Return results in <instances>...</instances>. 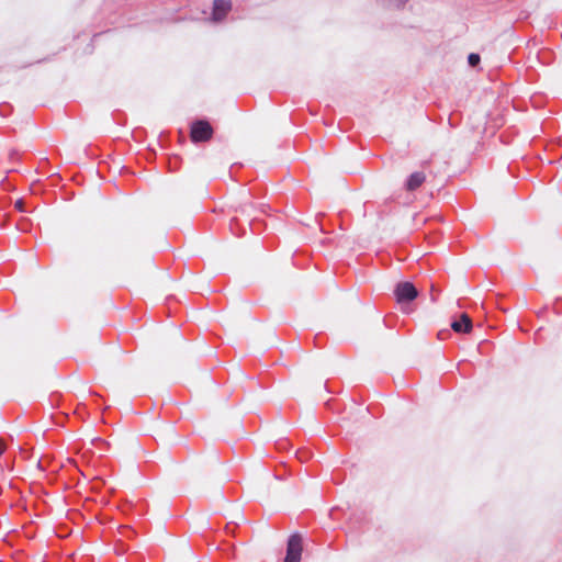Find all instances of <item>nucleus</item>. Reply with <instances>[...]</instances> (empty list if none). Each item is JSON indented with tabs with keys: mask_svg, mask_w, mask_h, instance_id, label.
<instances>
[{
	"mask_svg": "<svg viewBox=\"0 0 562 562\" xmlns=\"http://www.w3.org/2000/svg\"><path fill=\"white\" fill-rule=\"evenodd\" d=\"M212 135L213 128L206 121H196L191 126V139L194 143L206 142Z\"/></svg>",
	"mask_w": 562,
	"mask_h": 562,
	"instance_id": "obj_1",
	"label": "nucleus"
},
{
	"mask_svg": "<svg viewBox=\"0 0 562 562\" xmlns=\"http://www.w3.org/2000/svg\"><path fill=\"white\" fill-rule=\"evenodd\" d=\"M302 554V538L292 535L288 540L286 555L284 562H300Z\"/></svg>",
	"mask_w": 562,
	"mask_h": 562,
	"instance_id": "obj_2",
	"label": "nucleus"
},
{
	"mask_svg": "<svg viewBox=\"0 0 562 562\" xmlns=\"http://www.w3.org/2000/svg\"><path fill=\"white\" fill-rule=\"evenodd\" d=\"M398 303L411 302L417 297V290L411 282H401L394 290Z\"/></svg>",
	"mask_w": 562,
	"mask_h": 562,
	"instance_id": "obj_3",
	"label": "nucleus"
},
{
	"mask_svg": "<svg viewBox=\"0 0 562 562\" xmlns=\"http://www.w3.org/2000/svg\"><path fill=\"white\" fill-rule=\"evenodd\" d=\"M232 8L231 0H214L213 20L222 21Z\"/></svg>",
	"mask_w": 562,
	"mask_h": 562,
	"instance_id": "obj_4",
	"label": "nucleus"
},
{
	"mask_svg": "<svg viewBox=\"0 0 562 562\" xmlns=\"http://www.w3.org/2000/svg\"><path fill=\"white\" fill-rule=\"evenodd\" d=\"M451 327L457 333H469L472 328V322L467 314H462L460 321H454Z\"/></svg>",
	"mask_w": 562,
	"mask_h": 562,
	"instance_id": "obj_5",
	"label": "nucleus"
},
{
	"mask_svg": "<svg viewBox=\"0 0 562 562\" xmlns=\"http://www.w3.org/2000/svg\"><path fill=\"white\" fill-rule=\"evenodd\" d=\"M425 179H426V177H425L424 172H422V171H416V172L412 173L406 182L407 190L413 191V190L417 189L418 187H420L423 184Z\"/></svg>",
	"mask_w": 562,
	"mask_h": 562,
	"instance_id": "obj_6",
	"label": "nucleus"
},
{
	"mask_svg": "<svg viewBox=\"0 0 562 562\" xmlns=\"http://www.w3.org/2000/svg\"><path fill=\"white\" fill-rule=\"evenodd\" d=\"M481 58L479 54L471 53L468 57V63L471 67H475L479 65Z\"/></svg>",
	"mask_w": 562,
	"mask_h": 562,
	"instance_id": "obj_7",
	"label": "nucleus"
},
{
	"mask_svg": "<svg viewBox=\"0 0 562 562\" xmlns=\"http://www.w3.org/2000/svg\"><path fill=\"white\" fill-rule=\"evenodd\" d=\"M26 205V202L24 199L22 198H19L14 201V206L18 209V210H22L24 206Z\"/></svg>",
	"mask_w": 562,
	"mask_h": 562,
	"instance_id": "obj_8",
	"label": "nucleus"
},
{
	"mask_svg": "<svg viewBox=\"0 0 562 562\" xmlns=\"http://www.w3.org/2000/svg\"><path fill=\"white\" fill-rule=\"evenodd\" d=\"M392 5L397 8L404 5L408 0H389Z\"/></svg>",
	"mask_w": 562,
	"mask_h": 562,
	"instance_id": "obj_9",
	"label": "nucleus"
},
{
	"mask_svg": "<svg viewBox=\"0 0 562 562\" xmlns=\"http://www.w3.org/2000/svg\"><path fill=\"white\" fill-rule=\"evenodd\" d=\"M249 207H252V209H260L261 211H263L265 207H270L269 205H266L263 203H260V204H256V205H248Z\"/></svg>",
	"mask_w": 562,
	"mask_h": 562,
	"instance_id": "obj_10",
	"label": "nucleus"
},
{
	"mask_svg": "<svg viewBox=\"0 0 562 562\" xmlns=\"http://www.w3.org/2000/svg\"><path fill=\"white\" fill-rule=\"evenodd\" d=\"M4 450H5V447L2 443V441L0 440V456L4 452Z\"/></svg>",
	"mask_w": 562,
	"mask_h": 562,
	"instance_id": "obj_11",
	"label": "nucleus"
},
{
	"mask_svg": "<svg viewBox=\"0 0 562 562\" xmlns=\"http://www.w3.org/2000/svg\"><path fill=\"white\" fill-rule=\"evenodd\" d=\"M234 223H235V218H233V220L231 221V223H229V226H231V228H232V229H233V225H234Z\"/></svg>",
	"mask_w": 562,
	"mask_h": 562,
	"instance_id": "obj_12",
	"label": "nucleus"
},
{
	"mask_svg": "<svg viewBox=\"0 0 562 562\" xmlns=\"http://www.w3.org/2000/svg\"><path fill=\"white\" fill-rule=\"evenodd\" d=\"M5 205L2 203V201H0V209H4Z\"/></svg>",
	"mask_w": 562,
	"mask_h": 562,
	"instance_id": "obj_13",
	"label": "nucleus"
},
{
	"mask_svg": "<svg viewBox=\"0 0 562 562\" xmlns=\"http://www.w3.org/2000/svg\"><path fill=\"white\" fill-rule=\"evenodd\" d=\"M425 222H426V218H422V220L419 221V223H425Z\"/></svg>",
	"mask_w": 562,
	"mask_h": 562,
	"instance_id": "obj_14",
	"label": "nucleus"
}]
</instances>
